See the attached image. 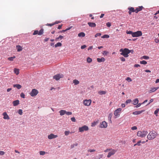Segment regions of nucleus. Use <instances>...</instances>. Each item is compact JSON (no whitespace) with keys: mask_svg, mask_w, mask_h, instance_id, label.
<instances>
[{"mask_svg":"<svg viewBox=\"0 0 159 159\" xmlns=\"http://www.w3.org/2000/svg\"><path fill=\"white\" fill-rule=\"evenodd\" d=\"M120 52L121 53L120 54L124 56L125 57H127L129 56L128 48H125L124 49H121L120 50Z\"/></svg>","mask_w":159,"mask_h":159,"instance_id":"1","label":"nucleus"},{"mask_svg":"<svg viewBox=\"0 0 159 159\" xmlns=\"http://www.w3.org/2000/svg\"><path fill=\"white\" fill-rule=\"evenodd\" d=\"M157 133L155 132H151L147 136V138L149 139H152L155 138L157 135Z\"/></svg>","mask_w":159,"mask_h":159,"instance_id":"2","label":"nucleus"},{"mask_svg":"<svg viewBox=\"0 0 159 159\" xmlns=\"http://www.w3.org/2000/svg\"><path fill=\"white\" fill-rule=\"evenodd\" d=\"M142 35V32L141 31H138L136 32H133L132 36L133 37H138Z\"/></svg>","mask_w":159,"mask_h":159,"instance_id":"3","label":"nucleus"},{"mask_svg":"<svg viewBox=\"0 0 159 159\" xmlns=\"http://www.w3.org/2000/svg\"><path fill=\"white\" fill-rule=\"evenodd\" d=\"M63 77V74H58L54 76L53 77V78L57 81L60 78H62Z\"/></svg>","mask_w":159,"mask_h":159,"instance_id":"4","label":"nucleus"},{"mask_svg":"<svg viewBox=\"0 0 159 159\" xmlns=\"http://www.w3.org/2000/svg\"><path fill=\"white\" fill-rule=\"evenodd\" d=\"M89 130V128L88 126L86 125H84L82 127H79V130L80 132H83L84 131H87Z\"/></svg>","mask_w":159,"mask_h":159,"instance_id":"5","label":"nucleus"},{"mask_svg":"<svg viewBox=\"0 0 159 159\" xmlns=\"http://www.w3.org/2000/svg\"><path fill=\"white\" fill-rule=\"evenodd\" d=\"M38 93V91L37 89H33L30 92V95L31 96L34 97L36 96Z\"/></svg>","mask_w":159,"mask_h":159,"instance_id":"6","label":"nucleus"},{"mask_svg":"<svg viewBox=\"0 0 159 159\" xmlns=\"http://www.w3.org/2000/svg\"><path fill=\"white\" fill-rule=\"evenodd\" d=\"M91 102V100L90 99L85 100L84 101L83 104L85 106H89Z\"/></svg>","mask_w":159,"mask_h":159,"instance_id":"7","label":"nucleus"},{"mask_svg":"<svg viewBox=\"0 0 159 159\" xmlns=\"http://www.w3.org/2000/svg\"><path fill=\"white\" fill-rule=\"evenodd\" d=\"M57 137V135H54L53 134H51L48 136V138L50 139H55Z\"/></svg>","mask_w":159,"mask_h":159,"instance_id":"8","label":"nucleus"},{"mask_svg":"<svg viewBox=\"0 0 159 159\" xmlns=\"http://www.w3.org/2000/svg\"><path fill=\"white\" fill-rule=\"evenodd\" d=\"M100 125H101L100 127L102 128H106L107 127V123L105 121H103L101 123Z\"/></svg>","mask_w":159,"mask_h":159,"instance_id":"9","label":"nucleus"},{"mask_svg":"<svg viewBox=\"0 0 159 159\" xmlns=\"http://www.w3.org/2000/svg\"><path fill=\"white\" fill-rule=\"evenodd\" d=\"M121 108H119L116 110L114 112V115L117 116L118 115H119L118 114L121 111Z\"/></svg>","mask_w":159,"mask_h":159,"instance_id":"10","label":"nucleus"},{"mask_svg":"<svg viewBox=\"0 0 159 159\" xmlns=\"http://www.w3.org/2000/svg\"><path fill=\"white\" fill-rule=\"evenodd\" d=\"M116 152V151L115 150H112V151L109 152L107 157L108 158L110 157L111 156L113 155Z\"/></svg>","mask_w":159,"mask_h":159,"instance_id":"11","label":"nucleus"},{"mask_svg":"<svg viewBox=\"0 0 159 159\" xmlns=\"http://www.w3.org/2000/svg\"><path fill=\"white\" fill-rule=\"evenodd\" d=\"M145 111V110H142L141 111H136L133 112V114L134 115H139Z\"/></svg>","mask_w":159,"mask_h":159,"instance_id":"12","label":"nucleus"},{"mask_svg":"<svg viewBox=\"0 0 159 159\" xmlns=\"http://www.w3.org/2000/svg\"><path fill=\"white\" fill-rule=\"evenodd\" d=\"M143 8V7L142 6H139L138 7L136 8L135 9L136 13H137L138 12L141 11Z\"/></svg>","mask_w":159,"mask_h":159,"instance_id":"13","label":"nucleus"},{"mask_svg":"<svg viewBox=\"0 0 159 159\" xmlns=\"http://www.w3.org/2000/svg\"><path fill=\"white\" fill-rule=\"evenodd\" d=\"M20 101L18 100H16L12 102V103L14 106H16L19 104Z\"/></svg>","mask_w":159,"mask_h":159,"instance_id":"14","label":"nucleus"},{"mask_svg":"<svg viewBox=\"0 0 159 159\" xmlns=\"http://www.w3.org/2000/svg\"><path fill=\"white\" fill-rule=\"evenodd\" d=\"M88 24L89 25V26L92 27H95L96 26V24L95 23L93 22H88Z\"/></svg>","mask_w":159,"mask_h":159,"instance_id":"15","label":"nucleus"},{"mask_svg":"<svg viewBox=\"0 0 159 159\" xmlns=\"http://www.w3.org/2000/svg\"><path fill=\"white\" fill-rule=\"evenodd\" d=\"M3 116H4L3 118L4 119H9V117L6 112H4L3 113Z\"/></svg>","mask_w":159,"mask_h":159,"instance_id":"16","label":"nucleus"},{"mask_svg":"<svg viewBox=\"0 0 159 159\" xmlns=\"http://www.w3.org/2000/svg\"><path fill=\"white\" fill-rule=\"evenodd\" d=\"M105 60V59L103 57H101L100 58H98L97 59V61L99 62H103Z\"/></svg>","mask_w":159,"mask_h":159,"instance_id":"17","label":"nucleus"},{"mask_svg":"<svg viewBox=\"0 0 159 159\" xmlns=\"http://www.w3.org/2000/svg\"><path fill=\"white\" fill-rule=\"evenodd\" d=\"M16 48L18 52H20L22 50V47L20 46L19 45L16 46Z\"/></svg>","mask_w":159,"mask_h":159,"instance_id":"18","label":"nucleus"},{"mask_svg":"<svg viewBox=\"0 0 159 159\" xmlns=\"http://www.w3.org/2000/svg\"><path fill=\"white\" fill-rule=\"evenodd\" d=\"M85 36V34L84 32H82L78 34V36L79 37H83Z\"/></svg>","mask_w":159,"mask_h":159,"instance_id":"19","label":"nucleus"},{"mask_svg":"<svg viewBox=\"0 0 159 159\" xmlns=\"http://www.w3.org/2000/svg\"><path fill=\"white\" fill-rule=\"evenodd\" d=\"M13 86L14 87L18 89H20L22 87L20 85L18 84H14Z\"/></svg>","mask_w":159,"mask_h":159,"instance_id":"20","label":"nucleus"},{"mask_svg":"<svg viewBox=\"0 0 159 159\" xmlns=\"http://www.w3.org/2000/svg\"><path fill=\"white\" fill-rule=\"evenodd\" d=\"M139 102V100L138 98H136L133 100V104L134 105H137Z\"/></svg>","mask_w":159,"mask_h":159,"instance_id":"21","label":"nucleus"},{"mask_svg":"<svg viewBox=\"0 0 159 159\" xmlns=\"http://www.w3.org/2000/svg\"><path fill=\"white\" fill-rule=\"evenodd\" d=\"M59 113L60 114L61 116L64 115L65 114V110H61L59 111Z\"/></svg>","mask_w":159,"mask_h":159,"instance_id":"22","label":"nucleus"},{"mask_svg":"<svg viewBox=\"0 0 159 159\" xmlns=\"http://www.w3.org/2000/svg\"><path fill=\"white\" fill-rule=\"evenodd\" d=\"M128 9L132 12H135L136 13L135 10L134 9V8L133 7H129Z\"/></svg>","mask_w":159,"mask_h":159,"instance_id":"23","label":"nucleus"},{"mask_svg":"<svg viewBox=\"0 0 159 159\" xmlns=\"http://www.w3.org/2000/svg\"><path fill=\"white\" fill-rule=\"evenodd\" d=\"M63 36H62L61 35H60L58 37L56 38L55 39V40L56 41H58V40L60 39V40H61L63 38Z\"/></svg>","mask_w":159,"mask_h":159,"instance_id":"24","label":"nucleus"},{"mask_svg":"<svg viewBox=\"0 0 159 159\" xmlns=\"http://www.w3.org/2000/svg\"><path fill=\"white\" fill-rule=\"evenodd\" d=\"M158 88V87L152 88L151 89L150 91V93L154 92L157 90Z\"/></svg>","mask_w":159,"mask_h":159,"instance_id":"25","label":"nucleus"},{"mask_svg":"<svg viewBox=\"0 0 159 159\" xmlns=\"http://www.w3.org/2000/svg\"><path fill=\"white\" fill-rule=\"evenodd\" d=\"M112 113H110L108 115V118L109 121H110L111 123V118L112 116Z\"/></svg>","mask_w":159,"mask_h":159,"instance_id":"26","label":"nucleus"},{"mask_svg":"<svg viewBox=\"0 0 159 159\" xmlns=\"http://www.w3.org/2000/svg\"><path fill=\"white\" fill-rule=\"evenodd\" d=\"M14 73L16 75H18L19 74V70L18 69L16 68H14Z\"/></svg>","mask_w":159,"mask_h":159,"instance_id":"27","label":"nucleus"},{"mask_svg":"<svg viewBox=\"0 0 159 159\" xmlns=\"http://www.w3.org/2000/svg\"><path fill=\"white\" fill-rule=\"evenodd\" d=\"M106 93V91H100L98 93V94L100 95L105 94Z\"/></svg>","mask_w":159,"mask_h":159,"instance_id":"28","label":"nucleus"},{"mask_svg":"<svg viewBox=\"0 0 159 159\" xmlns=\"http://www.w3.org/2000/svg\"><path fill=\"white\" fill-rule=\"evenodd\" d=\"M43 29H40V30H39V34L38 35H41L42 34H43Z\"/></svg>","mask_w":159,"mask_h":159,"instance_id":"29","label":"nucleus"},{"mask_svg":"<svg viewBox=\"0 0 159 159\" xmlns=\"http://www.w3.org/2000/svg\"><path fill=\"white\" fill-rule=\"evenodd\" d=\"M62 45V44L60 42H58L55 45V47L57 48L58 47H60Z\"/></svg>","mask_w":159,"mask_h":159,"instance_id":"30","label":"nucleus"},{"mask_svg":"<svg viewBox=\"0 0 159 159\" xmlns=\"http://www.w3.org/2000/svg\"><path fill=\"white\" fill-rule=\"evenodd\" d=\"M73 83L75 85H76L79 83V82L76 80H73Z\"/></svg>","mask_w":159,"mask_h":159,"instance_id":"31","label":"nucleus"},{"mask_svg":"<svg viewBox=\"0 0 159 159\" xmlns=\"http://www.w3.org/2000/svg\"><path fill=\"white\" fill-rule=\"evenodd\" d=\"M109 37V36L107 34H105L101 37V38L103 39L108 38Z\"/></svg>","mask_w":159,"mask_h":159,"instance_id":"32","label":"nucleus"},{"mask_svg":"<svg viewBox=\"0 0 159 159\" xmlns=\"http://www.w3.org/2000/svg\"><path fill=\"white\" fill-rule=\"evenodd\" d=\"M87 61L88 63H90L92 61V60L91 58L88 57L87 58Z\"/></svg>","mask_w":159,"mask_h":159,"instance_id":"33","label":"nucleus"},{"mask_svg":"<svg viewBox=\"0 0 159 159\" xmlns=\"http://www.w3.org/2000/svg\"><path fill=\"white\" fill-rule=\"evenodd\" d=\"M140 63L142 64L146 65L147 64V62L144 60L140 61Z\"/></svg>","mask_w":159,"mask_h":159,"instance_id":"34","label":"nucleus"},{"mask_svg":"<svg viewBox=\"0 0 159 159\" xmlns=\"http://www.w3.org/2000/svg\"><path fill=\"white\" fill-rule=\"evenodd\" d=\"M141 58H143L144 59L147 60L149 58V57L148 56H143Z\"/></svg>","mask_w":159,"mask_h":159,"instance_id":"35","label":"nucleus"},{"mask_svg":"<svg viewBox=\"0 0 159 159\" xmlns=\"http://www.w3.org/2000/svg\"><path fill=\"white\" fill-rule=\"evenodd\" d=\"M97 123L98 122L97 121H94L93 122H92L91 124V126L92 127L94 126L97 125Z\"/></svg>","mask_w":159,"mask_h":159,"instance_id":"36","label":"nucleus"},{"mask_svg":"<svg viewBox=\"0 0 159 159\" xmlns=\"http://www.w3.org/2000/svg\"><path fill=\"white\" fill-rule=\"evenodd\" d=\"M15 56H13V57L8 58V60L10 61H13V59L15 58Z\"/></svg>","mask_w":159,"mask_h":159,"instance_id":"37","label":"nucleus"},{"mask_svg":"<svg viewBox=\"0 0 159 159\" xmlns=\"http://www.w3.org/2000/svg\"><path fill=\"white\" fill-rule=\"evenodd\" d=\"M126 33L127 34H131V35L132 36V34H133V32L132 31H130V30H129V31L127 30L126 31Z\"/></svg>","mask_w":159,"mask_h":159,"instance_id":"38","label":"nucleus"},{"mask_svg":"<svg viewBox=\"0 0 159 159\" xmlns=\"http://www.w3.org/2000/svg\"><path fill=\"white\" fill-rule=\"evenodd\" d=\"M142 132L141 131H139L137 132V135L138 136L141 137L142 135Z\"/></svg>","mask_w":159,"mask_h":159,"instance_id":"39","label":"nucleus"},{"mask_svg":"<svg viewBox=\"0 0 159 159\" xmlns=\"http://www.w3.org/2000/svg\"><path fill=\"white\" fill-rule=\"evenodd\" d=\"M78 145V143H75V144H73L71 145L70 146V147L71 148H74L75 146H77Z\"/></svg>","mask_w":159,"mask_h":159,"instance_id":"40","label":"nucleus"},{"mask_svg":"<svg viewBox=\"0 0 159 159\" xmlns=\"http://www.w3.org/2000/svg\"><path fill=\"white\" fill-rule=\"evenodd\" d=\"M159 111V108H157L156 110L155 111L154 113L155 115L157 116V114L158 113Z\"/></svg>","mask_w":159,"mask_h":159,"instance_id":"41","label":"nucleus"},{"mask_svg":"<svg viewBox=\"0 0 159 159\" xmlns=\"http://www.w3.org/2000/svg\"><path fill=\"white\" fill-rule=\"evenodd\" d=\"M72 112L70 111H67L65 110V114L67 115H71Z\"/></svg>","mask_w":159,"mask_h":159,"instance_id":"42","label":"nucleus"},{"mask_svg":"<svg viewBox=\"0 0 159 159\" xmlns=\"http://www.w3.org/2000/svg\"><path fill=\"white\" fill-rule=\"evenodd\" d=\"M39 154L41 155H44L45 154V152L43 151H40L39 152Z\"/></svg>","mask_w":159,"mask_h":159,"instance_id":"43","label":"nucleus"},{"mask_svg":"<svg viewBox=\"0 0 159 159\" xmlns=\"http://www.w3.org/2000/svg\"><path fill=\"white\" fill-rule=\"evenodd\" d=\"M18 113L20 115H22L23 113L22 110V109H19L18 111Z\"/></svg>","mask_w":159,"mask_h":159,"instance_id":"44","label":"nucleus"},{"mask_svg":"<svg viewBox=\"0 0 159 159\" xmlns=\"http://www.w3.org/2000/svg\"><path fill=\"white\" fill-rule=\"evenodd\" d=\"M39 34V31L37 30H35L33 33V35H35L36 34Z\"/></svg>","mask_w":159,"mask_h":159,"instance_id":"45","label":"nucleus"},{"mask_svg":"<svg viewBox=\"0 0 159 159\" xmlns=\"http://www.w3.org/2000/svg\"><path fill=\"white\" fill-rule=\"evenodd\" d=\"M143 104L142 103H138L137 105L134 107L135 108H138L140 106Z\"/></svg>","mask_w":159,"mask_h":159,"instance_id":"46","label":"nucleus"},{"mask_svg":"<svg viewBox=\"0 0 159 159\" xmlns=\"http://www.w3.org/2000/svg\"><path fill=\"white\" fill-rule=\"evenodd\" d=\"M20 97L23 98H25V95L23 93H21L20 94Z\"/></svg>","mask_w":159,"mask_h":159,"instance_id":"47","label":"nucleus"},{"mask_svg":"<svg viewBox=\"0 0 159 159\" xmlns=\"http://www.w3.org/2000/svg\"><path fill=\"white\" fill-rule=\"evenodd\" d=\"M131 102V99H128V100H126V101L125 102V103H126V104H127L128 103H130Z\"/></svg>","mask_w":159,"mask_h":159,"instance_id":"48","label":"nucleus"},{"mask_svg":"<svg viewBox=\"0 0 159 159\" xmlns=\"http://www.w3.org/2000/svg\"><path fill=\"white\" fill-rule=\"evenodd\" d=\"M64 133H65V134L67 136L69 134L70 131H66Z\"/></svg>","mask_w":159,"mask_h":159,"instance_id":"49","label":"nucleus"},{"mask_svg":"<svg viewBox=\"0 0 159 159\" xmlns=\"http://www.w3.org/2000/svg\"><path fill=\"white\" fill-rule=\"evenodd\" d=\"M106 25L108 27H110L111 25V23L109 22H108L106 23Z\"/></svg>","mask_w":159,"mask_h":159,"instance_id":"50","label":"nucleus"},{"mask_svg":"<svg viewBox=\"0 0 159 159\" xmlns=\"http://www.w3.org/2000/svg\"><path fill=\"white\" fill-rule=\"evenodd\" d=\"M101 35V33H98L96 34L95 35V37H97L98 36H100Z\"/></svg>","mask_w":159,"mask_h":159,"instance_id":"51","label":"nucleus"},{"mask_svg":"<svg viewBox=\"0 0 159 159\" xmlns=\"http://www.w3.org/2000/svg\"><path fill=\"white\" fill-rule=\"evenodd\" d=\"M128 53L129 54L130 53H131L133 54V52H134V50L132 49L131 50H129L128 49Z\"/></svg>","mask_w":159,"mask_h":159,"instance_id":"52","label":"nucleus"},{"mask_svg":"<svg viewBox=\"0 0 159 159\" xmlns=\"http://www.w3.org/2000/svg\"><path fill=\"white\" fill-rule=\"evenodd\" d=\"M126 80L128 81V82H131L132 81V80L129 77H127L126 79Z\"/></svg>","mask_w":159,"mask_h":159,"instance_id":"53","label":"nucleus"},{"mask_svg":"<svg viewBox=\"0 0 159 159\" xmlns=\"http://www.w3.org/2000/svg\"><path fill=\"white\" fill-rule=\"evenodd\" d=\"M95 149H89L88 150V152H93L95 151Z\"/></svg>","mask_w":159,"mask_h":159,"instance_id":"54","label":"nucleus"},{"mask_svg":"<svg viewBox=\"0 0 159 159\" xmlns=\"http://www.w3.org/2000/svg\"><path fill=\"white\" fill-rule=\"evenodd\" d=\"M137 129V127L136 126H134L131 127V129L132 130H136Z\"/></svg>","mask_w":159,"mask_h":159,"instance_id":"55","label":"nucleus"},{"mask_svg":"<svg viewBox=\"0 0 159 159\" xmlns=\"http://www.w3.org/2000/svg\"><path fill=\"white\" fill-rule=\"evenodd\" d=\"M71 120L74 122H75L76 120L74 117H73L71 118Z\"/></svg>","mask_w":159,"mask_h":159,"instance_id":"56","label":"nucleus"},{"mask_svg":"<svg viewBox=\"0 0 159 159\" xmlns=\"http://www.w3.org/2000/svg\"><path fill=\"white\" fill-rule=\"evenodd\" d=\"M142 132V133H143V134H145L146 135L148 133L147 131H143Z\"/></svg>","mask_w":159,"mask_h":159,"instance_id":"57","label":"nucleus"},{"mask_svg":"<svg viewBox=\"0 0 159 159\" xmlns=\"http://www.w3.org/2000/svg\"><path fill=\"white\" fill-rule=\"evenodd\" d=\"M120 59L122 61H125V59L123 57H120Z\"/></svg>","mask_w":159,"mask_h":159,"instance_id":"58","label":"nucleus"},{"mask_svg":"<svg viewBox=\"0 0 159 159\" xmlns=\"http://www.w3.org/2000/svg\"><path fill=\"white\" fill-rule=\"evenodd\" d=\"M86 47V46L85 45H82L81 47V49H83L85 48Z\"/></svg>","mask_w":159,"mask_h":159,"instance_id":"59","label":"nucleus"},{"mask_svg":"<svg viewBox=\"0 0 159 159\" xmlns=\"http://www.w3.org/2000/svg\"><path fill=\"white\" fill-rule=\"evenodd\" d=\"M155 41L156 43H159V39H155Z\"/></svg>","mask_w":159,"mask_h":159,"instance_id":"60","label":"nucleus"},{"mask_svg":"<svg viewBox=\"0 0 159 159\" xmlns=\"http://www.w3.org/2000/svg\"><path fill=\"white\" fill-rule=\"evenodd\" d=\"M5 154V152L2 151H0V155H3Z\"/></svg>","mask_w":159,"mask_h":159,"instance_id":"61","label":"nucleus"},{"mask_svg":"<svg viewBox=\"0 0 159 159\" xmlns=\"http://www.w3.org/2000/svg\"><path fill=\"white\" fill-rule=\"evenodd\" d=\"M141 143V141L140 140L137 143V145L139 146L141 145L140 143Z\"/></svg>","mask_w":159,"mask_h":159,"instance_id":"62","label":"nucleus"},{"mask_svg":"<svg viewBox=\"0 0 159 159\" xmlns=\"http://www.w3.org/2000/svg\"><path fill=\"white\" fill-rule=\"evenodd\" d=\"M108 52L106 51H104L103 52V54L104 55H107V54L108 53Z\"/></svg>","mask_w":159,"mask_h":159,"instance_id":"63","label":"nucleus"},{"mask_svg":"<svg viewBox=\"0 0 159 159\" xmlns=\"http://www.w3.org/2000/svg\"><path fill=\"white\" fill-rule=\"evenodd\" d=\"M62 25H59L58 27H57V29H61V28Z\"/></svg>","mask_w":159,"mask_h":159,"instance_id":"64","label":"nucleus"}]
</instances>
